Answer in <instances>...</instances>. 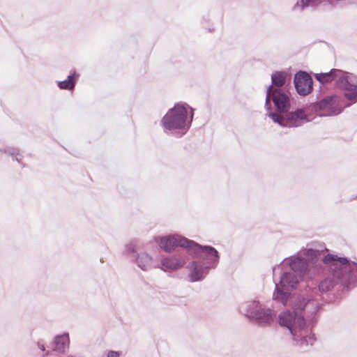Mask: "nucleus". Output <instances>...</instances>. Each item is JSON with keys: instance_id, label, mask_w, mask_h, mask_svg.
Wrapping results in <instances>:
<instances>
[{"instance_id": "f257e3e1", "label": "nucleus", "mask_w": 357, "mask_h": 357, "mask_svg": "<svg viewBox=\"0 0 357 357\" xmlns=\"http://www.w3.org/2000/svg\"><path fill=\"white\" fill-rule=\"evenodd\" d=\"M317 292L312 289V294ZM317 296L310 295L307 297L298 296L294 305V311H285L279 315L281 326L287 328L293 337L295 344L301 349L312 345L315 341L314 334L305 324V317L314 314L319 307Z\"/></svg>"}, {"instance_id": "f03ea898", "label": "nucleus", "mask_w": 357, "mask_h": 357, "mask_svg": "<svg viewBox=\"0 0 357 357\" xmlns=\"http://www.w3.org/2000/svg\"><path fill=\"white\" fill-rule=\"evenodd\" d=\"M321 261L331 270V274L319 282L318 290L321 293L339 291L357 284V263L355 261L333 254L326 255Z\"/></svg>"}, {"instance_id": "7ed1b4c3", "label": "nucleus", "mask_w": 357, "mask_h": 357, "mask_svg": "<svg viewBox=\"0 0 357 357\" xmlns=\"http://www.w3.org/2000/svg\"><path fill=\"white\" fill-rule=\"evenodd\" d=\"M271 100L273 102L277 112H270L267 115L274 123L282 127L294 128L301 126L308 121L307 116L303 109L289 112L291 106L290 99L282 90L269 86L266 96L265 108L266 110L271 109Z\"/></svg>"}, {"instance_id": "20e7f679", "label": "nucleus", "mask_w": 357, "mask_h": 357, "mask_svg": "<svg viewBox=\"0 0 357 357\" xmlns=\"http://www.w3.org/2000/svg\"><path fill=\"white\" fill-rule=\"evenodd\" d=\"M188 111L186 107L181 103H177L170 109L162 119L165 130H181L182 132L178 137L184 135L190 128L192 120L193 112L191 113L190 121H187Z\"/></svg>"}, {"instance_id": "39448f33", "label": "nucleus", "mask_w": 357, "mask_h": 357, "mask_svg": "<svg viewBox=\"0 0 357 357\" xmlns=\"http://www.w3.org/2000/svg\"><path fill=\"white\" fill-rule=\"evenodd\" d=\"M241 313L255 319L259 326H267L271 324L276 316L275 312L257 301H250L242 303L239 307Z\"/></svg>"}, {"instance_id": "423d86ee", "label": "nucleus", "mask_w": 357, "mask_h": 357, "mask_svg": "<svg viewBox=\"0 0 357 357\" xmlns=\"http://www.w3.org/2000/svg\"><path fill=\"white\" fill-rule=\"evenodd\" d=\"M182 245L189 247V253L193 254L198 261H202L208 269L215 268L218 264L220 256L218 252L210 245H201L190 240L183 239Z\"/></svg>"}, {"instance_id": "0eeeda50", "label": "nucleus", "mask_w": 357, "mask_h": 357, "mask_svg": "<svg viewBox=\"0 0 357 357\" xmlns=\"http://www.w3.org/2000/svg\"><path fill=\"white\" fill-rule=\"evenodd\" d=\"M298 283V276L293 272H284L280 277L279 283H275V289L273 294L275 301L285 305L291 294V291Z\"/></svg>"}, {"instance_id": "6e6552de", "label": "nucleus", "mask_w": 357, "mask_h": 357, "mask_svg": "<svg viewBox=\"0 0 357 357\" xmlns=\"http://www.w3.org/2000/svg\"><path fill=\"white\" fill-rule=\"evenodd\" d=\"M337 86L345 91L344 96L350 102L347 106L357 102V76L341 70L337 80Z\"/></svg>"}, {"instance_id": "1a4fd4ad", "label": "nucleus", "mask_w": 357, "mask_h": 357, "mask_svg": "<svg viewBox=\"0 0 357 357\" xmlns=\"http://www.w3.org/2000/svg\"><path fill=\"white\" fill-rule=\"evenodd\" d=\"M336 96H326L320 101L314 103L312 106V110L319 116H330L340 114L341 110L336 112L334 109V105L336 101Z\"/></svg>"}, {"instance_id": "9d476101", "label": "nucleus", "mask_w": 357, "mask_h": 357, "mask_svg": "<svg viewBox=\"0 0 357 357\" xmlns=\"http://www.w3.org/2000/svg\"><path fill=\"white\" fill-rule=\"evenodd\" d=\"M294 83L297 93L301 96L308 95L312 89L313 80L307 72L299 71L296 73Z\"/></svg>"}, {"instance_id": "9b49d317", "label": "nucleus", "mask_w": 357, "mask_h": 357, "mask_svg": "<svg viewBox=\"0 0 357 357\" xmlns=\"http://www.w3.org/2000/svg\"><path fill=\"white\" fill-rule=\"evenodd\" d=\"M188 278L191 282L202 281L208 275L210 269L202 261L195 259L188 265Z\"/></svg>"}, {"instance_id": "f8f14e48", "label": "nucleus", "mask_w": 357, "mask_h": 357, "mask_svg": "<svg viewBox=\"0 0 357 357\" xmlns=\"http://www.w3.org/2000/svg\"><path fill=\"white\" fill-rule=\"evenodd\" d=\"M187 239L185 237L181 236L179 235H173L168 236L165 237L160 238L159 245L161 248H162L165 252H171L177 246H181L182 248H185L188 249L189 251L188 246L182 245V240Z\"/></svg>"}, {"instance_id": "ddd939ff", "label": "nucleus", "mask_w": 357, "mask_h": 357, "mask_svg": "<svg viewBox=\"0 0 357 357\" xmlns=\"http://www.w3.org/2000/svg\"><path fill=\"white\" fill-rule=\"evenodd\" d=\"M185 257L181 255L165 257L161 261V268L165 271H176L184 266Z\"/></svg>"}, {"instance_id": "4468645a", "label": "nucleus", "mask_w": 357, "mask_h": 357, "mask_svg": "<svg viewBox=\"0 0 357 357\" xmlns=\"http://www.w3.org/2000/svg\"><path fill=\"white\" fill-rule=\"evenodd\" d=\"M291 272L299 274L300 276L303 275L308 270L310 261L306 259L299 257H293L289 261Z\"/></svg>"}, {"instance_id": "2eb2a0df", "label": "nucleus", "mask_w": 357, "mask_h": 357, "mask_svg": "<svg viewBox=\"0 0 357 357\" xmlns=\"http://www.w3.org/2000/svg\"><path fill=\"white\" fill-rule=\"evenodd\" d=\"M69 346L68 334L56 336L53 342L52 348L54 351L63 353Z\"/></svg>"}, {"instance_id": "dca6fc26", "label": "nucleus", "mask_w": 357, "mask_h": 357, "mask_svg": "<svg viewBox=\"0 0 357 357\" xmlns=\"http://www.w3.org/2000/svg\"><path fill=\"white\" fill-rule=\"evenodd\" d=\"M341 70L333 68L328 73H321L315 75V78L321 83H328L338 78Z\"/></svg>"}, {"instance_id": "f3484780", "label": "nucleus", "mask_w": 357, "mask_h": 357, "mask_svg": "<svg viewBox=\"0 0 357 357\" xmlns=\"http://www.w3.org/2000/svg\"><path fill=\"white\" fill-rule=\"evenodd\" d=\"M137 266L143 271H149L152 268V257L146 252L137 254L135 258Z\"/></svg>"}, {"instance_id": "a211bd4d", "label": "nucleus", "mask_w": 357, "mask_h": 357, "mask_svg": "<svg viewBox=\"0 0 357 357\" xmlns=\"http://www.w3.org/2000/svg\"><path fill=\"white\" fill-rule=\"evenodd\" d=\"M288 77L287 73L284 71H275L271 75V85L272 88L281 87L286 83V79Z\"/></svg>"}, {"instance_id": "6ab92c4d", "label": "nucleus", "mask_w": 357, "mask_h": 357, "mask_svg": "<svg viewBox=\"0 0 357 357\" xmlns=\"http://www.w3.org/2000/svg\"><path fill=\"white\" fill-rule=\"evenodd\" d=\"M77 77V75L75 73L70 75L68 76L66 79L58 82L57 85L61 89L71 90L74 89L75 86V78Z\"/></svg>"}, {"instance_id": "aec40b11", "label": "nucleus", "mask_w": 357, "mask_h": 357, "mask_svg": "<svg viewBox=\"0 0 357 357\" xmlns=\"http://www.w3.org/2000/svg\"><path fill=\"white\" fill-rule=\"evenodd\" d=\"M326 0H301V3L297 2L293 7L294 10L299 8L301 10H303L304 8L309 6H317L319 4L322 3L324 1Z\"/></svg>"}, {"instance_id": "412c9836", "label": "nucleus", "mask_w": 357, "mask_h": 357, "mask_svg": "<svg viewBox=\"0 0 357 357\" xmlns=\"http://www.w3.org/2000/svg\"><path fill=\"white\" fill-rule=\"evenodd\" d=\"M319 255L320 251L315 249L310 248L306 251V255L310 257L312 259L317 258Z\"/></svg>"}, {"instance_id": "4be33fe9", "label": "nucleus", "mask_w": 357, "mask_h": 357, "mask_svg": "<svg viewBox=\"0 0 357 357\" xmlns=\"http://www.w3.org/2000/svg\"><path fill=\"white\" fill-rule=\"evenodd\" d=\"M126 252L128 254L134 253L135 252V247L132 244H129L126 246Z\"/></svg>"}, {"instance_id": "5701e85b", "label": "nucleus", "mask_w": 357, "mask_h": 357, "mask_svg": "<svg viewBox=\"0 0 357 357\" xmlns=\"http://www.w3.org/2000/svg\"><path fill=\"white\" fill-rule=\"evenodd\" d=\"M119 352L114 351H109L107 354V357H119Z\"/></svg>"}, {"instance_id": "b1692460", "label": "nucleus", "mask_w": 357, "mask_h": 357, "mask_svg": "<svg viewBox=\"0 0 357 357\" xmlns=\"http://www.w3.org/2000/svg\"><path fill=\"white\" fill-rule=\"evenodd\" d=\"M9 153L12 155H15V160L17 161L18 162H20V158L17 157V155H19L18 153L9 151Z\"/></svg>"}, {"instance_id": "393cba45", "label": "nucleus", "mask_w": 357, "mask_h": 357, "mask_svg": "<svg viewBox=\"0 0 357 357\" xmlns=\"http://www.w3.org/2000/svg\"><path fill=\"white\" fill-rule=\"evenodd\" d=\"M38 346L42 351H45V349L43 344H40V342H38Z\"/></svg>"}, {"instance_id": "a878e982", "label": "nucleus", "mask_w": 357, "mask_h": 357, "mask_svg": "<svg viewBox=\"0 0 357 357\" xmlns=\"http://www.w3.org/2000/svg\"><path fill=\"white\" fill-rule=\"evenodd\" d=\"M68 357H79V356H76V355H70V356H69Z\"/></svg>"}]
</instances>
